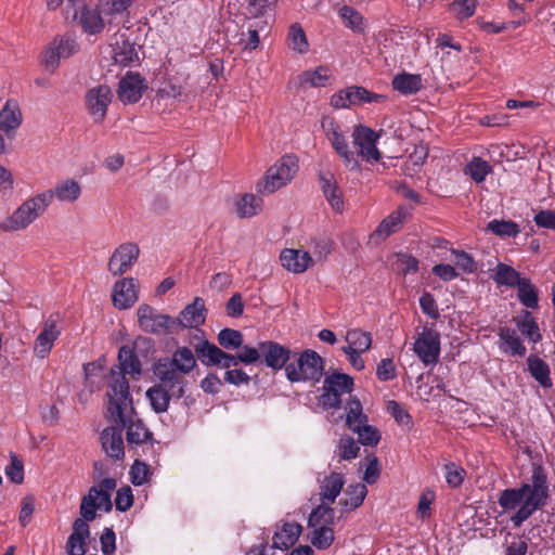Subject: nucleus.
I'll use <instances>...</instances> for the list:
<instances>
[{"label":"nucleus","instance_id":"nucleus-1","mask_svg":"<svg viewBox=\"0 0 555 555\" xmlns=\"http://www.w3.org/2000/svg\"><path fill=\"white\" fill-rule=\"evenodd\" d=\"M550 499L547 477L541 466L533 468L530 480L519 487L506 488L498 495V504L503 513L513 512L509 521L519 528L537 511L542 509Z\"/></svg>","mask_w":555,"mask_h":555},{"label":"nucleus","instance_id":"nucleus-2","mask_svg":"<svg viewBox=\"0 0 555 555\" xmlns=\"http://www.w3.org/2000/svg\"><path fill=\"white\" fill-rule=\"evenodd\" d=\"M106 396L108 398L107 410L112 417L120 424L119 427L126 429L128 446L134 448L149 443L153 447L157 441L134 411L127 378L118 375Z\"/></svg>","mask_w":555,"mask_h":555},{"label":"nucleus","instance_id":"nucleus-3","mask_svg":"<svg viewBox=\"0 0 555 555\" xmlns=\"http://www.w3.org/2000/svg\"><path fill=\"white\" fill-rule=\"evenodd\" d=\"M116 488V480L114 478H104L98 486H92L87 495L81 500L80 515L73 524L74 539L89 538L90 529L88 521H92L96 517V511L103 509L109 513L113 508L111 495L112 491Z\"/></svg>","mask_w":555,"mask_h":555},{"label":"nucleus","instance_id":"nucleus-4","mask_svg":"<svg viewBox=\"0 0 555 555\" xmlns=\"http://www.w3.org/2000/svg\"><path fill=\"white\" fill-rule=\"evenodd\" d=\"M241 348L240 352L232 354L205 339L196 344L194 350L198 360L206 366L230 369L237 366L238 363L251 364L261 360L260 343L257 348L243 345Z\"/></svg>","mask_w":555,"mask_h":555},{"label":"nucleus","instance_id":"nucleus-5","mask_svg":"<svg viewBox=\"0 0 555 555\" xmlns=\"http://www.w3.org/2000/svg\"><path fill=\"white\" fill-rule=\"evenodd\" d=\"M50 204V193H40L25 201L10 217L0 223L1 230L12 232L26 229L47 210Z\"/></svg>","mask_w":555,"mask_h":555},{"label":"nucleus","instance_id":"nucleus-6","mask_svg":"<svg viewBox=\"0 0 555 555\" xmlns=\"http://www.w3.org/2000/svg\"><path fill=\"white\" fill-rule=\"evenodd\" d=\"M324 360L312 349H306L288 365L285 374L291 383L312 382L318 383L323 376Z\"/></svg>","mask_w":555,"mask_h":555},{"label":"nucleus","instance_id":"nucleus-7","mask_svg":"<svg viewBox=\"0 0 555 555\" xmlns=\"http://www.w3.org/2000/svg\"><path fill=\"white\" fill-rule=\"evenodd\" d=\"M299 169L298 158L293 154L281 157L266 172L264 178L258 182L257 191L271 194L289 183Z\"/></svg>","mask_w":555,"mask_h":555},{"label":"nucleus","instance_id":"nucleus-8","mask_svg":"<svg viewBox=\"0 0 555 555\" xmlns=\"http://www.w3.org/2000/svg\"><path fill=\"white\" fill-rule=\"evenodd\" d=\"M138 324L142 332L153 335L172 334L176 332L173 318L159 313L154 307L142 304L137 310Z\"/></svg>","mask_w":555,"mask_h":555},{"label":"nucleus","instance_id":"nucleus-9","mask_svg":"<svg viewBox=\"0 0 555 555\" xmlns=\"http://www.w3.org/2000/svg\"><path fill=\"white\" fill-rule=\"evenodd\" d=\"M353 389V379L344 373H334L325 377L321 402L324 408L336 409L341 403V395L349 393Z\"/></svg>","mask_w":555,"mask_h":555},{"label":"nucleus","instance_id":"nucleus-10","mask_svg":"<svg viewBox=\"0 0 555 555\" xmlns=\"http://www.w3.org/2000/svg\"><path fill=\"white\" fill-rule=\"evenodd\" d=\"M413 351L425 366L436 365L440 357V334L424 327L413 344Z\"/></svg>","mask_w":555,"mask_h":555},{"label":"nucleus","instance_id":"nucleus-11","mask_svg":"<svg viewBox=\"0 0 555 555\" xmlns=\"http://www.w3.org/2000/svg\"><path fill=\"white\" fill-rule=\"evenodd\" d=\"M87 111L95 124H101L106 117L108 105L113 100V93L108 86L100 85L86 92Z\"/></svg>","mask_w":555,"mask_h":555},{"label":"nucleus","instance_id":"nucleus-12","mask_svg":"<svg viewBox=\"0 0 555 555\" xmlns=\"http://www.w3.org/2000/svg\"><path fill=\"white\" fill-rule=\"evenodd\" d=\"M352 139L353 145L358 150V156L362 159L370 163L380 159L382 154L376 146L379 135L374 130L366 126H358L352 133Z\"/></svg>","mask_w":555,"mask_h":555},{"label":"nucleus","instance_id":"nucleus-13","mask_svg":"<svg viewBox=\"0 0 555 555\" xmlns=\"http://www.w3.org/2000/svg\"><path fill=\"white\" fill-rule=\"evenodd\" d=\"M61 320L62 318L60 313H52L44 321L43 328L37 336L34 344V353L38 358L44 359L53 348L54 341L60 337L62 333V330L59 325Z\"/></svg>","mask_w":555,"mask_h":555},{"label":"nucleus","instance_id":"nucleus-14","mask_svg":"<svg viewBox=\"0 0 555 555\" xmlns=\"http://www.w3.org/2000/svg\"><path fill=\"white\" fill-rule=\"evenodd\" d=\"M155 375L159 379V386L168 390L173 398L180 399L184 396L186 380L184 373L165 364L159 360L155 365Z\"/></svg>","mask_w":555,"mask_h":555},{"label":"nucleus","instance_id":"nucleus-15","mask_svg":"<svg viewBox=\"0 0 555 555\" xmlns=\"http://www.w3.org/2000/svg\"><path fill=\"white\" fill-rule=\"evenodd\" d=\"M140 248L134 243H124L113 253L108 261V271L113 275H122L138 260Z\"/></svg>","mask_w":555,"mask_h":555},{"label":"nucleus","instance_id":"nucleus-16","mask_svg":"<svg viewBox=\"0 0 555 555\" xmlns=\"http://www.w3.org/2000/svg\"><path fill=\"white\" fill-rule=\"evenodd\" d=\"M261 361L273 371H280L288 365L292 351L274 340L260 341Z\"/></svg>","mask_w":555,"mask_h":555},{"label":"nucleus","instance_id":"nucleus-17","mask_svg":"<svg viewBox=\"0 0 555 555\" xmlns=\"http://www.w3.org/2000/svg\"><path fill=\"white\" fill-rule=\"evenodd\" d=\"M206 312L204 299L196 297L180 312L179 318H173L176 332L183 328H198L205 323Z\"/></svg>","mask_w":555,"mask_h":555},{"label":"nucleus","instance_id":"nucleus-18","mask_svg":"<svg viewBox=\"0 0 555 555\" xmlns=\"http://www.w3.org/2000/svg\"><path fill=\"white\" fill-rule=\"evenodd\" d=\"M146 89L144 79L139 73L127 72L118 83V98L124 103H137Z\"/></svg>","mask_w":555,"mask_h":555},{"label":"nucleus","instance_id":"nucleus-19","mask_svg":"<svg viewBox=\"0 0 555 555\" xmlns=\"http://www.w3.org/2000/svg\"><path fill=\"white\" fill-rule=\"evenodd\" d=\"M113 304L120 310L131 308L139 299L138 283L133 278L117 281L113 287Z\"/></svg>","mask_w":555,"mask_h":555},{"label":"nucleus","instance_id":"nucleus-20","mask_svg":"<svg viewBox=\"0 0 555 555\" xmlns=\"http://www.w3.org/2000/svg\"><path fill=\"white\" fill-rule=\"evenodd\" d=\"M101 446L105 454L114 461H122L125 457V444L122 428L119 426L106 427L101 433Z\"/></svg>","mask_w":555,"mask_h":555},{"label":"nucleus","instance_id":"nucleus-21","mask_svg":"<svg viewBox=\"0 0 555 555\" xmlns=\"http://www.w3.org/2000/svg\"><path fill=\"white\" fill-rule=\"evenodd\" d=\"M409 215L408 208L404 206L398 207L389 216L380 221L375 231L371 234L370 238L374 240L375 243L385 241L391 234L398 232L406 216Z\"/></svg>","mask_w":555,"mask_h":555},{"label":"nucleus","instance_id":"nucleus-22","mask_svg":"<svg viewBox=\"0 0 555 555\" xmlns=\"http://www.w3.org/2000/svg\"><path fill=\"white\" fill-rule=\"evenodd\" d=\"M118 370H111V380L108 383L107 391H111V385L114 383L118 375H122L125 378L126 374L131 376L141 375V362L131 348L127 346L120 347L118 351Z\"/></svg>","mask_w":555,"mask_h":555},{"label":"nucleus","instance_id":"nucleus-23","mask_svg":"<svg viewBox=\"0 0 555 555\" xmlns=\"http://www.w3.org/2000/svg\"><path fill=\"white\" fill-rule=\"evenodd\" d=\"M319 496L322 502L334 503L343 490L345 477L340 473L332 472L323 477L319 474Z\"/></svg>","mask_w":555,"mask_h":555},{"label":"nucleus","instance_id":"nucleus-24","mask_svg":"<svg viewBox=\"0 0 555 555\" xmlns=\"http://www.w3.org/2000/svg\"><path fill=\"white\" fill-rule=\"evenodd\" d=\"M319 183L323 195L331 207L335 211L341 212L344 209L343 192L338 186L334 175L331 171H321L319 173Z\"/></svg>","mask_w":555,"mask_h":555},{"label":"nucleus","instance_id":"nucleus-25","mask_svg":"<svg viewBox=\"0 0 555 555\" xmlns=\"http://www.w3.org/2000/svg\"><path fill=\"white\" fill-rule=\"evenodd\" d=\"M282 266L294 273H302L313 263L309 251L302 249L286 248L281 253Z\"/></svg>","mask_w":555,"mask_h":555},{"label":"nucleus","instance_id":"nucleus-26","mask_svg":"<svg viewBox=\"0 0 555 555\" xmlns=\"http://www.w3.org/2000/svg\"><path fill=\"white\" fill-rule=\"evenodd\" d=\"M391 87L402 95H412L423 88V79L420 74L401 72L393 76Z\"/></svg>","mask_w":555,"mask_h":555},{"label":"nucleus","instance_id":"nucleus-27","mask_svg":"<svg viewBox=\"0 0 555 555\" xmlns=\"http://www.w3.org/2000/svg\"><path fill=\"white\" fill-rule=\"evenodd\" d=\"M302 526L298 522H284L273 537V545L281 550H288L299 539Z\"/></svg>","mask_w":555,"mask_h":555},{"label":"nucleus","instance_id":"nucleus-28","mask_svg":"<svg viewBox=\"0 0 555 555\" xmlns=\"http://www.w3.org/2000/svg\"><path fill=\"white\" fill-rule=\"evenodd\" d=\"M262 198L251 193L242 194L234 203L235 214L240 219L251 218L261 212Z\"/></svg>","mask_w":555,"mask_h":555},{"label":"nucleus","instance_id":"nucleus-29","mask_svg":"<svg viewBox=\"0 0 555 555\" xmlns=\"http://www.w3.org/2000/svg\"><path fill=\"white\" fill-rule=\"evenodd\" d=\"M490 278L498 286L516 287L525 278L513 267L499 262L491 271Z\"/></svg>","mask_w":555,"mask_h":555},{"label":"nucleus","instance_id":"nucleus-30","mask_svg":"<svg viewBox=\"0 0 555 555\" xmlns=\"http://www.w3.org/2000/svg\"><path fill=\"white\" fill-rule=\"evenodd\" d=\"M162 361L165 364L175 367L186 375L190 374L196 366V359L189 347H178L173 351L172 358L170 360L165 359Z\"/></svg>","mask_w":555,"mask_h":555},{"label":"nucleus","instance_id":"nucleus-31","mask_svg":"<svg viewBox=\"0 0 555 555\" xmlns=\"http://www.w3.org/2000/svg\"><path fill=\"white\" fill-rule=\"evenodd\" d=\"M105 17L106 16L103 15L101 10L99 11L96 8L87 7L77 22L85 33L89 35H96L104 29Z\"/></svg>","mask_w":555,"mask_h":555},{"label":"nucleus","instance_id":"nucleus-32","mask_svg":"<svg viewBox=\"0 0 555 555\" xmlns=\"http://www.w3.org/2000/svg\"><path fill=\"white\" fill-rule=\"evenodd\" d=\"M366 494L367 489L364 483L349 485L345 491L344 498L338 502L341 506V513L350 512L361 506Z\"/></svg>","mask_w":555,"mask_h":555},{"label":"nucleus","instance_id":"nucleus-33","mask_svg":"<svg viewBox=\"0 0 555 555\" xmlns=\"http://www.w3.org/2000/svg\"><path fill=\"white\" fill-rule=\"evenodd\" d=\"M44 193L51 194V202L56 197L60 202L74 203L81 194V186L77 181L67 179L57 183L53 190H48Z\"/></svg>","mask_w":555,"mask_h":555},{"label":"nucleus","instance_id":"nucleus-34","mask_svg":"<svg viewBox=\"0 0 555 555\" xmlns=\"http://www.w3.org/2000/svg\"><path fill=\"white\" fill-rule=\"evenodd\" d=\"M22 124V112L17 104H11L7 102L0 111V130L5 132L8 135L14 133V131Z\"/></svg>","mask_w":555,"mask_h":555},{"label":"nucleus","instance_id":"nucleus-35","mask_svg":"<svg viewBox=\"0 0 555 555\" xmlns=\"http://www.w3.org/2000/svg\"><path fill=\"white\" fill-rule=\"evenodd\" d=\"M530 375L544 388L552 386L548 364L538 356L530 354L527 359Z\"/></svg>","mask_w":555,"mask_h":555},{"label":"nucleus","instance_id":"nucleus-36","mask_svg":"<svg viewBox=\"0 0 555 555\" xmlns=\"http://www.w3.org/2000/svg\"><path fill=\"white\" fill-rule=\"evenodd\" d=\"M500 339L503 343L501 349L508 352L511 356L524 357L526 354V347L517 336L516 331L509 327H502L499 333Z\"/></svg>","mask_w":555,"mask_h":555},{"label":"nucleus","instance_id":"nucleus-37","mask_svg":"<svg viewBox=\"0 0 555 555\" xmlns=\"http://www.w3.org/2000/svg\"><path fill=\"white\" fill-rule=\"evenodd\" d=\"M332 503L322 502L315 506L309 517L308 527L332 526L335 521V509L331 506Z\"/></svg>","mask_w":555,"mask_h":555},{"label":"nucleus","instance_id":"nucleus-38","mask_svg":"<svg viewBox=\"0 0 555 555\" xmlns=\"http://www.w3.org/2000/svg\"><path fill=\"white\" fill-rule=\"evenodd\" d=\"M330 77V69L326 66H319L315 69L305 70L298 79L302 87L319 88L325 87Z\"/></svg>","mask_w":555,"mask_h":555},{"label":"nucleus","instance_id":"nucleus-39","mask_svg":"<svg viewBox=\"0 0 555 555\" xmlns=\"http://www.w3.org/2000/svg\"><path fill=\"white\" fill-rule=\"evenodd\" d=\"M345 96L349 100L350 106L362 105L364 103H377L386 100L383 94L374 93L359 86L348 87V93Z\"/></svg>","mask_w":555,"mask_h":555},{"label":"nucleus","instance_id":"nucleus-40","mask_svg":"<svg viewBox=\"0 0 555 555\" xmlns=\"http://www.w3.org/2000/svg\"><path fill=\"white\" fill-rule=\"evenodd\" d=\"M146 398L153 411L159 414L168 410L170 399L173 397L168 390L163 388V386L156 384L147 389Z\"/></svg>","mask_w":555,"mask_h":555},{"label":"nucleus","instance_id":"nucleus-41","mask_svg":"<svg viewBox=\"0 0 555 555\" xmlns=\"http://www.w3.org/2000/svg\"><path fill=\"white\" fill-rule=\"evenodd\" d=\"M345 338L348 345L343 347L341 350L365 352L371 348L372 345L371 334L359 328L349 330Z\"/></svg>","mask_w":555,"mask_h":555},{"label":"nucleus","instance_id":"nucleus-42","mask_svg":"<svg viewBox=\"0 0 555 555\" xmlns=\"http://www.w3.org/2000/svg\"><path fill=\"white\" fill-rule=\"evenodd\" d=\"M346 424L350 430L367 423V416L362 411V403L356 397H350L346 404Z\"/></svg>","mask_w":555,"mask_h":555},{"label":"nucleus","instance_id":"nucleus-43","mask_svg":"<svg viewBox=\"0 0 555 555\" xmlns=\"http://www.w3.org/2000/svg\"><path fill=\"white\" fill-rule=\"evenodd\" d=\"M309 533L311 544L318 550H327L335 540V533L332 526L310 527Z\"/></svg>","mask_w":555,"mask_h":555},{"label":"nucleus","instance_id":"nucleus-44","mask_svg":"<svg viewBox=\"0 0 555 555\" xmlns=\"http://www.w3.org/2000/svg\"><path fill=\"white\" fill-rule=\"evenodd\" d=\"M359 451L360 447L358 442L352 437L344 435L339 438L334 453L340 463L343 461H351L358 457Z\"/></svg>","mask_w":555,"mask_h":555},{"label":"nucleus","instance_id":"nucleus-45","mask_svg":"<svg viewBox=\"0 0 555 555\" xmlns=\"http://www.w3.org/2000/svg\"><path fill=\"white\" fill-rule=\"evenodd\" d=\"M517 297L522 306L529 309L538 308L539 296L530 279L525 278L517 286Z\"/></svg>","mask_w":555,"mask_h":555},{"label":"nucleus","instance_id":"nucleus-46","mask_svg":"<svg viewBox=\"0 0 555 555\" xmlns=\"http://www.w3.org/2000/svg\"><path fill=\"white\" fill-rule=\"evenodd\" d=\"M486 230L502 238L516 237L520 233L519 225L512 220L493 219L488 222Z\"/></svg>","mask_w":555,"mask_h":555},{"label":"nucleus","instance_id":"nucleus-47","mask_svg":"<svg viewBox=\"0 0 555 555\" xmlns=\"http://www.w3.org/2000/svg\"><path fill=\"white\" fill-rule=\"evenodd\" d=\"M288 47L294 51L304 54L309 49L306 33L300 24L294 23L291 25L287 35Z\"/></svg>","mask_w":555,"mask_h":555},{"label":"nucleus","instance_id":"nucleus-48","mask_svg":"<svg viewBox=\"0 0 555 555\" xmlns=\"http://www.w3.org/2000/svg\"><path fill=\"white\" fill-rule=\"evenodd\" d=\"M465 173L468 175L476 183H481L486 180L487 176L491 173L492 167L480 157H473L466 165Z\"/></svg>","mask_w":555,"mask_h":555},{"label":"nucleus","instance_id":"nucleus-49","mask_svg":"<svg viewBox=\"0 0 555 555\" xmlns=\"http://www.w3.org/2000/svg\"><path fill=\"white\" fill-rule=\"evenodd\" d=\"M131 0H101V12L104 16L109 17L108 24H112L116 16L121 15L130 7Z\"/></svg>","mask_w":555,"mask_h":555},{"label":"nucleus","instance_id":"nucleus-50","mask_svg":"<svg viewBox=\"0 0 555 555\" xmlns=\"http://www.w3.org/2000/svg\"><path fill=\"white\" fill-rule=\"evenodd\" d=\"M219 345L225 350H234L242 347L244 337L243 334L233 328H223L217 336Z\"/></svg>","mask_w":555,"mask_h":555},{"label":"nucleus","instance_id":"nucleus-51","mask_svg":"<svg viewBox=\"0 0 555 555\" xmlns=\"http://www.w3.org/2000/svg\"><path fill=\"white\" fill-rule=\"evenodd\" d=\"M323 127L325 128L326 138L336 153L349 146L340 126L336 121L331 120L327 125H323Z\"/></svg>","mask_w":555,"mask_h":555},{"label":"nucleus","instance_id":"nucleus-52","mask_svg":"<svg viewBox=\"0 0 555 555\" xmlns=\"http://www.w3.org/2000/svg\"><path fill=\"white\" fill-rule=\"evenodd\" d=\"M352 431L358 435V444L361 443L364 447H376L380 440L378 429L366 423L359 426L358 429H352Z\"/></svg>","mask_w":555,"mask_h":555},{"label":"nucleus","instance_id":"nucleus-53","mask_svg":"<svg viewBox=\"0 0 555 555\" xmlns=\"http://www.w3.org/2000/svg\"><path fill=\"white\" fill-rule=\"evenodd\" d=\"M339 16L344 21L346 27L353 31H363V16L360 12L349 5H344L339 9Z\"/></svg>","mask_w":555,"mask_h":555},{"label":"nucleus","instance_id":"nucleus-54","mask_svg":"<svg viewBox=\"0 0 555 555\" xmlns=\"http://www.w3.org/2000/svg\"><path fill=\"white\" fill-rule=\"evenodd\" d=\"M114 60L117 64L129 66L139 60L135 48L129 42H122L114 50Z\"/></svg>","mask_w":555,"mask_h":555},{"label":"nucleus","instance_id":"nucleus-55","mask_svg":"<svg viewBox=\"0 0 555 555\" xmlns=\"http://www.w3.org/2000/svg\"><path fill=\"white\" fill-rule=\"evenodd\" d=\"M518 330L532 343L541 339L539 326L530 312H526L521 320L517 323Z\"/></svg>","mask_w":555,"mask_h":555},{"label":"nucleus","instance_id":"nucleus-56","mask_svg":"<svg viewBox=\"0 0 555 555\" xmlns=\"http://www.w3.org/2000/svg\"><path fill=\"white\" fill-rule=\"evenodd\" d=\"M443 469L446 481L451 488L455 489L462 486L466 476V470L462 466L455 463H448Z\"/></svg>","mask_w":555,"mask_h":555},{"label":"nucleus","instance_id":"nucleus-57","mask_svg":"<svg viewBox=\"0 0 555 555\" xmlns=\"http://www.w3.org/2000/svg\"><path fill=\"white\" fill-rule=\"evenodd\" d=\"M52 41L56 44L59 55L62 59H67L78 51V43L72 35L66 34L62 37H55Z\"/></svg>","mask_w":555,"mask_h":555},{"label":"nucleus","instance_id":"nucleus-58","mask_svg":"<svg viewBox=\"0 0 555 555\" xmlns=\"http://www.w3.org/2000/svg\"><path fill=\"white\" fill-rule=\"evenodd\" d=\"M476 0H455L450 8L454 11L457 20H466L475 14Z\"/></svg>","mask_w":555,"mask_h":555},{"label":"nucleus","instance_id":"nucleus-59","mask_svg":"<svg viewBox=\"0 0 555 555\" xmlns=\"http://www.w3.org/2000/svg\"><path fill=\"white\" fill-rule=\"evenodd\" d=\"M451 254L454 255L455 264L465 273H474L477 270V263L474 258L464 250L452 248Z\"/></svg>","mask_w":555,"mask_h":555},{"label":"nucleus","instance_id":"nucleus-60","mask_svg":"<svg viewBox=\"0 0 555 555\" xmlns=\"http://www.w3.org/2000/svg\"><path fill=\"white\" fill-rule=\"evenodd\" d=\"M150 477V468L149 466L140 461L135 460L133 465L130 468V478L131 482L134 486H142L143 483L149 481Z\"/></svg>","mask_w":555,"mask_h":555},{"label":"nucleus","instance_id":"nucleus-61","mask_svg":"<svg viewBox=\"0 0 555 555\" xmlns=\"http://www.w3.org/2000/svg\"><path fill=\"white\" fill-rule=\"evenodd\" d=\"M61 59L62 57H61V55H59L56 44L53 43V41H51L47 46V48L43 52V56H42L43 66L46 67L47 70L54 72L55 68L59 66Z\"/></svg>","mask_w":555,"mask_h":555},{"label":"nucleus","instance_id":"nucleus-62","mask_svg":"<svg viewBox=\"0 0 555 555\" xmlns=\"http://www.w3.org/2000/svg\"><path fill=\"white\" fill-rule=\"evenodd\" d=\"M420 307L433 320H437L440 317L436 299L428 292H424L420 297Z\"/></svg>","mask_w":555,"mask_h":555},{"label":"nucleus","instance_id":"nucleus-63","mask_svg":"<svg viewBox=\"0 0 555 555\" xmlns=\"http://www.w3.org/2000/svg\"><path fill=\"white\" fill-rule=\"evenodd\" d=\"M313 254L318 261H324L332 253L333 241L327 237L315 238L312 241Z\"/></svg>","mask_w":555,"mask_h":555},{"label":"nucleus","instance_id":"nucleus-64","mask_svg":"<svg viewBox=\"0 0 555 555\" xmlns=\"http://www.w3.org/2000/svg\"><path fill=\"white\" fill-rule=\"evenodd\" d=\"M133 504V495L131 488L126 486L117 490L115 498V506L117 511L126 512Z\"/></svg>","mask_w":555,"mask_h":555}]
</instances>
